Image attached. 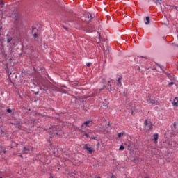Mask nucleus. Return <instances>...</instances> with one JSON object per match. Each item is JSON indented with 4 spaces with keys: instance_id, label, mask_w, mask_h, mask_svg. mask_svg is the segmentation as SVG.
Segmentation results:
<instances>
[{
    "instance_id": "6",
    "label": "nucleus",
    "mask_w": 178,
    "mask_h": 178,
    "mask_svg": "<svg viewBox=\"0 0 178 178\" xmlns=\"http://www.w3.org/2000/svg\"><path fill=\"white\" fill-rule=\"evenodd\" d=\"M118 87H122V76H120L117 81Z\"/></svg>"
},
{
    "instance_id": "7",
    "label": "nucleus",
    "mask_w": 178,
    "mask_h": 178,
    "mask_svg": "<svg viewBox=\"0 0 178 178\" xmlns=\"http://www.w3.org/2000/svg\"><path fill=\"white\" fill-rule=\"evenodd\" d=\"M172 104L174 106H178V97H175L173 100Z\"/></svg>"
},
{
    "instance_id": "1",
    "label": "nucleus",
    "mask_w": 178,
    "mask_h": 178,
    "mask_svg": "<svg viewBox=\"0 0 178 178\" xmlns=\"http://www.w3.org/2000/svg\"><path fill=\"white\" fill-rule=\"evenodd\" d=\"M59 133H62V131H60V129H58V131L56 130V127H52L49 129V134L51 136H58V134H59Z\"/></svg>"
},
{
    "instance_id": "17",
    "label": "nucleus",
    "mask_w": 178,
    "mask_h": 178,
    "mask_svg": "<svg viewBox=\"0 0 178 178\" xmlns=\"http://www.w3.org/2000/svg\"><path fill=\"white\" fill-rule=\"evenodd\" d=\"M87 66H90V63H88V64H87Z\"/></svg>"
},
{
    "instance_id": "19",
    "label": "nucleus",
    "mask_w": 178,
    "mask_h": 178,
    "mask_svg": "<svg viewBox=\"0 0 178 178\" xmlns=\"http://www.w3.org/2000/svg\"><path fill=\"white\" fill-rule=\"evenodd\" d=\"M162 0H159V2H161Z\"/></svg>"
},
{
    "instance_id": "5",
    "label": "nucleus",
    "mask_w": 178,
    "mask_h": 178,
    "mask_svg": "<svg viewBox=\"0 0 178 178\" xmlns=\"http://www.w3.org/2000/svg\"><path fill=\"white\" fill-rule=\"evenodd\" d=\"M159 137V135L158 134H154L153 135V140L154 141V144H158V138Z\"/></svg>"
},
{
    "instance_id": "2",
    "label": "nucleus",
    "mask_w": 178,
    "mask_h": 178,
    "mask_svg": "<svg viewBox=\"0 0 178 178\" xmlns=\"http://www.w3.org/2000/svg\"><path fill=\"white\" fill-rule=\"evenodd\" d=\"M84 149H86L89 152V154H92L94 152V149L92 147H90L88 145L86 144L83 146Z\"/></svg>"
},
{
    "instance_id": "9",
    "label": "nucleus",
    "mask_w": 178,
    "mask_h": 178,
    "mask_svg": "<svg viewBox=\"0 0 178 178\" xmlns=\"http://www.w3.org/2000/svg\"><path fill=\"white\" fill-rule=\"evenodd\" d=\"M147 104H155V101L151 99L147 100Z\"/></svg>"
},
{
    "instance_id": "20",
    "label": "nucleus",
    "mask_w": 178,
    "mask_h": 178,
    "mask_svg": "<svg viewBox=\"0 0 178 178\" xmlns=\"http://www.w3.org/2000/svg\"><path fill=\"white\" fill-rule=\"evenodd\" d=\"M170 84H173V83H170Z\"/></svg>"
},
{
    "instance_id": "15",
    "label": "nucleus",
    "mask_w": 178,
    "mask_h": 178,
    "mask_svg": "<svg viewBox=\"0 0 178 178\" xmlns=\"http://www.w3.org/2000/svg\"><path fill=\"white\" fill-rule=\"evenodd\" d=\"M33 35H34L35 38H37V37H38V34L37 33H35Z\"/></svg>"
},
{
    "instance_id": "18",
    "label": "nucleus",
    "mask_w": 178,
    "mask_h": 178,
    "mask_svg": "<svg viewBox=\"0 0 178 178\" xmlns=\"http://www.w3.org/2000/svg\"><path fill=\"white\" fill-rule=\"evenodd\" d=\"M145 124H146V125H147V122H145Z\"/></svg>"
},
{
    "instance_id": "16",
    "label": "nucleus",
    "mask_w": 178,
    "mask_h": 178,
    "mask_svg": "<svg viewBox=\"0 0 178 178\" xmlns=\"http://www.w3.org/2000/svg\"><path fill=\"white\" fill-rule=\"evenodd\" d=\"M1 4L3 5V1H1Z\"/></svg>"
},
{
    "instance_id": "13",
    "label": "nucleus",
    "mask_w": 178,
    "mask_h": 178,
    "mask_svg": "<svg viewBox=\"0 0 178 178\" xmlns=\"http://www.w3.org/2000/svg\"><path fill=\"white\" fill-rule=\"evenodd\" d=\"M7 112H8V113H12V110L10 109V108H8V109L7 110Z\"/></svg>"
},
{
    "instance_id": "11",
    "label": "nucleus",
    "mask_w": 178,
    "mask_h": 178,
    "mask_svg": "<svg viewBox=\"0 0 178 178\" xmlns=\"http://www.w3.org/2000/svg\"><path fill=\"white\" fill-rule=\"evenodd\" d=\"M123 149H124V146L121 145V146L120 147V148H119V150H120V151H123Z\"/></svg>"
},
{
    "instance_id": "3",
    "label": "nucleus",
    "mask_w": 178,
    "mask_h": 178,
    "mask_svg": "<svg viewBox=\"0 0 178 178\" xmlns=\"http://www.w3.org/2000/svg\"><path fill=\"white\" fill-rule=\"evenodd\" d=\"M91 123H92V121H86L85 123L82 124V129H84V127H90Z\"/></svg>"
},
{
    "instance_id": "4",
    "label": "nucleus",
    "mask_w": 178,
    "mask_h": 178,
    "mask_svg": "<svg viewBox=\"0 0 178 178\" xmlns=\"http://www.w3.org/2000/svg\"><path fill=\"white\" fill-rule=\"evenodd\" d=\"M90 134H91V132H89L88 134L85 133L83 136L82 138H84V136L85 137H86V138H92V140H95V137H92V136H90Z\"/></svg>"
},
{
    "instance_id": "8",
    "label": "nucleus",
    "mask_w": 178,
    "mask_h": 178,
    "mask_svg": "<svg viewBox=\"0 0 178 178\" xmlns=\"http://www.w3.org/2000/svg\"><path fill=\"white\" fill-rule=\"evenodd\" d=\"M145 24H149V17H146Z\"/></svg>"
},
{
    "instance_id": "12",
    "label": "nucleus",
    "mask_w": 178,
    "mask_h": 178,
    "mask_svg": "<svg viewBox=\"0 0 178 178\" xmlns=\"http://www.w3.org/2000/svg\"><path fill=\"white\" fill-rule=\"evenodd\" d=\"M29 149H27L26 147H24V152L25 153V154H28L29 153Z\"/></svg>"
},
{
    "instance_id": "10",
    "label": "nucleus",
    "mask_w": 178,
    "mask_h": 178,
    "mask_svg": "<svg viewBox=\"0 0 178 178\" xmlns=\"http://www.w3.org/2000/svg\"><path fill=\"white\" fill-rule=\"evenodd\" d=\"M124 135V132L120 133L118 134V137L120 138V137H123Z\"/></svg>"
},
{
    "instance_id": "21",
    "label": "nucleus",
    "mask_w": 178,
    "mask_h": 178,
    "mask_svg": "<svg viewBox=\"0 0 178 178\" xmlns=\"http://www.w3.org/2000/svg\"><path fill=\"white\" fill-rule=\"evenodd\" d=\"M175 145H177V143H175Z\"/></svg>"
},
{
    "instance_id": "14",
    "label": "nucleus",
    "mask_w": 178,
    "mask_h": 178,
    "mask_svg": "<svg viewBox=\"0 0 178 178\" xmlns=\"http://www.w3.org/2000/svg\"><path fill=\"white\" fill-rule=\"evenodd\" d=\"M10 41H12V38H8V39L7 40V42H10Z\"/></svg>"
}]
</instances>
